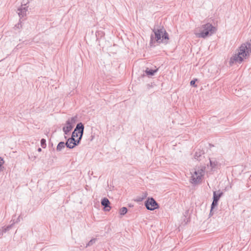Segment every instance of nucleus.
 I'll use <instances>...</instances> for the list:
<instances>
[{
	"label": "nucleus",
	"mask_w": 251,
	"mask_h": 251,
	"mask_svg": "<svg viewBox=\"0 0 251 251\" xmlns=\"http://www.w3.org/2000/svg\"><path fill=\"white\" fill-rule=\"evenodd\" d=\"M251 53V43L246 42L242 44L237 50V52L232 56L229 60V65L232 66L234 63H241L247 58Z\"/></svg>",
	"instance_id": "f257e3e1"
},
{
	"label": "nucleus",
	"mask_w": 251,
	"mask_h": 251,
	"mask_svg": "<svg viewBox=\"0 0 251 251\" xmlns=\"http://www.w3.org/2000/svg\"><path fill=\"white\" fill-rule=\"evenodd\" d=\"M152 31L155 37H154L152 35L151 36L150 45L151 46L155 42L158 43H168L169 39V35L163 26L158 27L155 26Z\"/></svg>",
	"instance_id": "f03ea898"
},
{
	"label": "nucleus",
	"mask_w": 251,
	"mask_h": 251,
	"mask_svg": "<svg viewBox=\"0 0 251 251\" xmlns=\"http://www.w3.org/2000/svg\"><path fill=\"white\" fill-rule=\"evenodd\" d=\"M202 30L200 33L199 37L203 38L214 34L216 30V28L209 23L202 25Z\"/></svg>",
	"instance_id": "7ed1b4c3"
},
{
	"label": "nucleus",
	"mask_w": 251,
	"mask_h": 251,
	"mask_svg": "<svg viewBox=\"0 0 251 251\" xmlns=\"http://www.w3.org/2000/svg\"><path fill=\"white\" fill-rule=\"evenodd\" d=\"M145 205L147 209L151 211L159 208L158 203L153 198H149L145 201Z\"/></svg>",
	"instance_id": "20e7f679"
},
{
	"label": "nucleus",
	"mask_w": 251,
	"mask_h": 251,
	"mask_svg": "<svg viewBox=\"0 0 251 251\" xmlns=\"http://www.w3.org/2000/svg\"><path fill=\"white\" fill-rule=\"evenodd\" d=\"M28 6H26V4H22L21 6L18 9L17 13L20 17V21H24L25 18V17L26 16V12L28 11Z\"/></svg>",
	"instance_id": "39448f33"
},
{
	"label": "nucleus",
	"mask_w": 251,
	"mask_h": 251,
	"mask_svg": "<svg viewBox=\"0 0 251 251\" xmlns=\"http://www.w3.org/2000/svg\"><path fill=\"white\" fill-rule=\"evenodd\" d=\"M84 128V126L82 123H79L77 124V129H79L78 133H79V136L77 140L75 139V142H74L75 147L79 144L83 136Z\"/></svg>",
	"instance_id": "423d86ee"
},
{
	"label": "nucleus",
	"mask_w": 251,
	"mask_h": 251,
	"mask_svg": "<svg viewBox=\"0 0 251 251\" xmlns=\"http://www.w3.org/2000/svg\"><path fill=\"white\" fill-rule=\"evenodd\" d=\"M201 179V175H200L197 173V171H194L193 174L192 173L191 182L193 184H197L199 183Z\"/></svg>",
	"instance_id": "0eeeda50"
},
{
	"label": "nucleus",
	"mask_w": 251,
	"mask_h": 251,
	"mask_svg": "<svg viewBox=\"0 0 251 251\" xmlns=\"http://www.w3.org/2000/svg\"><path fill=\"white\" fill-rule=\"evenodd\" d=\"M101 204L104 206L105 211H109L110 209V202L107 198H104L101 200Z\"/></svg>",
	"instance_id": "6e6552de"
},
{
	"label": "nucleus",
	"mask_w": 251,
	"mask_h": 251,
	"mask_svg": "<svg viewBox=\"0 0 251 251\" xmlns=\"http://www.w3.org/2000/svg\"><path fill=\"white\" fill-rule=\"evenodd\" d=\"M74 126L72 125L69 121H66V126H64L62 130L65 135H68L69 133L72 130Z\"/></svg>",
	"instance_id": "1a4fd4ad"
},
{
	"label": "nucleus",
	"mask_w": 251,
	"mask_h": 251,
	"mask_svg": "<svg viewBox=\"0 0 251 251\" xmlns=\"http://www.w3.org/2000/svg\"><path fill=\"white\" fill-rule=\"evenodd\" d=\"M74 142H75V139L73 137L69 138L66 142V146L69 149H73L75 147Z\"/></svg>",
	"instance_id": "9d476101"
},
{
	"label": "nucleus",
	"mask_w": 251,
	"mask_h": 251,
	"mask_svg": "<svg viewBox=\"0 0 251 251\" xmlns=\"http://www.w3.org/2000/svg\"><path fill=\"white\" fill-rule=\"evenodd\" d=\"M223 195V193L219 191V193L217 194L216 191L213 192V200L217 201H219L220 198Z\"/></svg>",
	"instance_id": "9b49d317"
},
{
	"label": "nucleus",
	"mask_w": 251,
	"mask_h": 251,
	"mask_svg": "<svg viewBox=\"0 0 251 251\" xmlns=\"http://www.w3.org/2000/svg\"><path fill=\"white\" fill-rule=\"evenodd\" d=\"M157 69L155 70H152L147 68L145 70V73L149 76H152L156 72H157Z\"/></svg>",
	"instance_id": "f8f14e48"
},
{
	"label": "nucleus",
	"mask_w": 251,
	"mask_h": 251,
	"mask_svg": "<svg viewBox=\"0 0 251 251\" xmlns=\"http://www.w3.org/2000/svg\"><path fill=\"white\" fill-rule=\"evenodd\" d=\"M66 146V143L64 142H60L58 143L56 147V150L58 151H60L62 149L64 148Z\"/></svg>",
	"instance_id": "ddd939ff"
},
{
	"label": "nucleus",
	"mask_w": 251,
	"mask_h": 251,
	"mask_svg": "<svg viewBox=\"0 0 251 251\" xmlns=\"http://www.w3.org/2000/svg\"><path fill=\"white\" fill-rule=\"evenodd\" d=\"M204 154V152L202 151H196L194 155V157L196 159L199 160H201L200 157H201V155Z\"/></svg>",
	"instance_id": "4468645a"
},
{
	"label": "nucleus",
	"mask_w": 251,
	"mask_h": 251,
	"mask_svg": "<svg viewBox=\"0 0 251 251\" xmlns=\"http://www.w3.org/2000/svg\"><path fill=\"white\" fill-rule=\"evenodd\" d=\"M148 195L147 192H143L142 196L137 197L136 198V201L138 202L142 201L144 199H145Z\"/></svg>",
	"instance_id": "2eb2a0df"
},
{
	"label": "nucleus",
	"mask_w": 251,
	"mask_h": 251,
	"mask_svg": "<svg viewBox=\"0 0 251 251\" xmlns=\"http://www.w3.org/2000/svg\"><path fill=\"white\" fill-rule=\"evenodd\" d=\"M79 129H77V126H76L74 131L73 132L71 137L75 138L79 136Z\"/></svg>",
	"instance_id": "dca6fc26"
},
{
	"label": "nucleus",
	"mask_w": 251,
	"mask_h": 251,
	"mask_svg": "<svg viewBox=\"0 0 251 251\" xmlns=\"http://www.w3.org/2000/svg\"><path fill=\"white\" fill-rule=\"evenodd\" d=\"M210 164L212 169H214L218 165V162L216 160H210Z\"/></svg>",
	"instance_id": "f3484780"
},
{
	"label": "nucleus",
	"mask_w": 251,
	"mask_h": 251,
	"mask_svg": "<svg viewBox=\"0 0 251 251\" xmlns=\"http://www.w3.org/2000/svg\"><path fill=\"white\" fill-rule=\"evenodd\" d=\"M218 201H215V200H213V201H212V203L211 204V210H210V214H212V211L213 210V209L216 207L218 205Z\"/></svg>",
	"instance_id": "a211bd4d"
},
{
	"label": "nucleus",
	"mask_w": 251,
	"mask_h": 251,
	"mask_svg": "<svg viewBox=\"0 0 251 251\" xmlns=\"http://www.w3.org/2000/svg\"><path fill=\"white\" fill-rule=\"evenodd\" d=\"M76 120H77V117L75 116V117H72L71 118L68 119L67 121H69L70 124L74 126V124L76 122Z\"/></svg>",
	"instance_id": "6ab92c4d"
},
{
	"label": "nucleus",
	"mask_w": 251,
	"mask_h": 251,
	"mask_svg": "<svg viewBox=\"0 0 251 251\" xmlns=\"http://www.w3.org/2000/svg\"><path fill=\"white\" fill-rule=\"evenodd\" d=\"M97 240L96 238L92 239L86 245L85 248H87L88 247L92 246L95 243Z\"/></svg>",
	"instance_id": "aec40b11"
},
{
	"label": "nucleus",
	"mask_w": 251,
	"mask_h": 251,
	"mask_svg": "<svg viewBox=\"0 0 251 251\" xmlns=\"http://www.w3.org/2000/svg\"><path fill=\"white\" fill-rule=\"evenodd\" d=\"M12 226V224L11 225H9L8 226H7L6 227H3L2 228V229H1L2 232V233H5L7 231L9 230L11 228Z\"/></svg>",
	"instance_id": "412c9836"
},
{
	"label": "nucleus",
	"mask_w": 251,
	"mask_h": 251,
	"mask_svg": "<svg viewBox=\"0 0 251 251\" xmlns=\"http://www.w3.org/2000/svg\"><path fill=\"white\" fill-rule=\"evenodd\" d=\"M127 211V208L125 207H123L120 209V213L121 215H124L126 213Z\"/></svg>",
	"instance_id": "4be33fe9"
},
{
	"label": "nucleus",
	"mask_w": 251,
	"mask_h": 251,
	"mask_svg": "<svg viewBox=\"0 0 251 251\" xmlns=\"http://www.w3.org/2000/svg\"><path fill=\"white\" fill-rule=\"evenodd\" d=\"M195 171H197V173H199V174L200 175H201V177L204 175V169L201 168V169H198L197 170H195Z\"/></svg>",
	"instance_id": "5701e85b"
},
{
	"label": "nucleus",
	"mask_w": 251,
	"mask_h": 251,
	"mask_svg": "<svg viewBox=\"0 0 251 251\" xmlns=\"http://www.w3.org/2000/svg\"><path fill=\"white\" fill-rule=\"evenodd\" d=\"M41 146L43 148L46 147V140L45 139H42L41 140Z\"/></svg>",
	"instance_id": "b1692460"
},
{
	"label": "nucleus",
	"mask_w": 251,
	"mask_h": 251,
	"mask_svg": "<svg viewBox=\"0 0 251 251\" xmlns=\"http://www.w3.org/2000/svg\"><path fill=\"white\" fill-rule=\"evenodd\" d=\"M4 163V161L1 157H0V171H2V165Z\"/></svg>",
	"instance_id": "393cba45"
},
{
	"label": "nucleus",
	"mask_w": 251,
	"mask_h": 251,
	"mask_svg": "<svg viewBox=\"0 0 251 251\" xmlns=\"http://www.w3.org/2000/svg\"><path fill=\"white\" fill-rule=\"evenodd\" d=\"M195 82H196V80H192L190 81V85L191 86H193L194 87H196V85H195Z\"/></svg>",
	"instance_id": "a878e982"
},
{
	"label": "nucleus",
	"mask_w": 251,
	"mask_h": 251,
	"mask_svg": "<svg viewBox=\"0 0 251 251\" xmlns=\"http://www.w3.org/2000/svg\"><path fill=\"white\" fill-rule=\"evenodd\" d=\"M21 22H22V21H20V22H19L17 25H16V26L18 28H20V27H22Z\"/></svg>",
	"instance_id": "bb28decb"
},
{
	"label": "nucleus",
	"mask_w": 251,
	"mask_h": 251,
	"mask_svg": "<svg viewBox=\"0 0 251 251\" xmlns=\"http://www.w3.org/2000/svg\"><path fill=\"white\" fill-rule=\"evenodd\" d=\"M38 151L39 152H40V151H42V149H41L40 148H38Z\"/></svg>",
	"instance_id": "cd10ccee"
},
{
	"label": "nucleus",
	"mask_w": 251,
	"mask_h": 251,
	"mask_svg": "<svg viewBox=\"0 0 251 251\" xmlns=\"http://www.w3.org/2000/svg\"><path fill=\"white\" fill-rule=\"evenodd\" d=\"M2 235V232L1 229H0V236Z\"/></svg>",
	"instance_id": "c85d7f7f"
}]
</instances>
